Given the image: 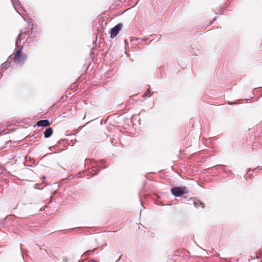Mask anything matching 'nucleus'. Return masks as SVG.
<instances>
[{
  "label": "nucleus",
  "mask_w": 262,
  "mask_h": 262,
  "mask_svg": "<svg viewBox=\"0 0 262 262\" xmlns=\"http://www.w3.org/2000/svg\"><path fill=\"white\" fill-rule=\"evenodd\" d=\"M12 2L14 3L13 0H11Z\"/></svg>",
  "instance_id": "obj_16"
},
{
  "label": "nucleus",
  "mask_w": 262,
  "mask_h": 262,
  "mask_svg": "<svg viewBox=\"0 0 262 262\" xmlns=\"http://www.w3.org/2000/svg\"><path fill=\"white\" fill-rule=\"evenodd\" d=\"M37 184H35V187H34L35 188H37Z\"/></svg>",
  "instance_id": "obj_13"
},
{
  "label": "nucleus",
  "mask_w": 262,
  "mask_h": 262,
  "mask_svg": "<svg viewBox=\"0 0 262 262\" xmlns=\"http://www.w3.org/2000/svg\"><path fill=\"white\" fill-rule=\"evenodd\" d=\"M215 20V18H213V20H211L210 21L209 25H211L214 20Z\"/></svg>",
  "instance_id": "obj_11"
},
{
  "label": "nucleus",
  "mask_w": 262,
  "mask_h": 262,
  "mask_svg": "<svg viewBox=\"0 0 262 262\" xmlns=\"http://www.w3.org/2000/svg\"><path fill=\"white\" fill-rule=\"evenodd\" d=\"M23 36L22 34L19 35V36L17 37L16 40V46L18 48V49L14 53V55H11L9 57V58L13 60V61L16 64H19L20 66L23 65L24 63L25 62L27 59V56L21 53V50L23 49L22 45H19L22 42L23 44L26 41V39L24 38H21Z\"/></svg>",
  "instance_id": "obj_1"
},
{
  "label": "nucleus",
  "mask_w": 262,
  "mask_h": 262,
  "mask_svg": "<svg viewBox=\"0 0 262 262\" xmlns=\"http://www.w3.org/2000/svg\"><path fill=\"white\" fill-rule=\"evenodd\" d=\"M171 193L175 196H181L186 192L185 187H174L171 189Z\"/></svg>",
  "instance_id": "obj_3"
},
{
  "label": "nucleus",
  "mask_w": 262,
  "mask_h": 262,
  "mask_svg": "<svg viewBox=\"0 0 262 262\" xmlns=\"http://www.w3.org/2000/svg\"><path fill=\"white\" fill-rule=\"evenodd\" d=\"M53 134V130L51 127L47 128L44 132V136L45 138H48L50 137Z\"/></svg>",
  "instance_id": "obj_6"
},
{
  "label": "nucleus",
  "mask_w": 262,
  "mask_h": 262,
  "mask_svg": "<svg viewBox=\"0 0 262 262\" xmlns=\"http://www.w3.org/2000/svg\"><path fill=\"white\" fill-rule=\"evenodd\" d=\"M234 103H234V102L229 103V104H231V105L233 104H234Z\"/></svg>",
  "instance_id": "obj_12"
},
{
  "label": "nucleus",
  "mask_w": 262,
  "mask_h": 262,
  "mask_svg": "<svg viewBox=\"0 0 262 262\" xmlns=\"http://www.w3.org/2000/svg\"><path fill=\"white\" fill-rule=\"evenodd\" d=\"M122 28V23H119L110 30V37L114 38L119 33Z\"/></svg>",
  "instance_id": "obj_4"
},
{
  "label": "nucleus",
  "mask_w": 262,
  "mask_h": 262,
  "mask_svg": "<svg viewBox=\"0 0 262 262\" xmlns=\"http://www.w3.org/2000/svg\"><path fill=\"white\" fill-rule=\"evenodd\" d=\"M90 252V251H85L84 252V254L86 255H88V254Z\"/></svg>",
  "instance_id": "obj_10"
},
{
  "label": "nucleus",
  "mask_w": 262,
  "mask_h": 262,
  "mask_svg": "<svg viewBox=\"0 0 262 262\" xmlns=\"http://www.w3.org/2000/svg\"><path fill=\"white\" fill-rule=\"evenodd\" d=\"M95 162L94 161L90 159H86L85 161V166H86L88 169H90L89 170V173H92V175H95L97 174L98 172L97 168L95 167Z\"/></svg>",
  "instance_id": "obj_2"
},
{
  "label": "nucleus",
  "mask_w": 262,
  "mask_h": 262,
  "mask_svg": "<svg viewBox=\"0 0 262 262\" xmlns=\"http://www.w3.org/2000/svg\"><path fill=\"white\" fill-rule=\"evenodd\" d=\"M105 164V161L104 160H101L99 162V163L98 164H97V165H101L103 167V168H105L106 167V166H103V165Z\"/></svg>",
  "instance_id": "obj_8"
},
{
  "label": "nucleus",
  "mask_w": 262,
  "mask_h": 262,
  "mask_svg": "<svg viewBox=\"0 0 262 262\" xmlns=\"http://www.w3.org/2000/svg\"><path fill=\"white\" fill-rule=\"evenodd\" d=\"M92 251L94 252L95 251V250H93Z\"/></svg>",
  "instance_id": "obj_15"
},
{
  "label": "nucleus",
  "mask_w": 262,
  "mask_h": 262,
  "mask_svg": "<svg viewBox=\"0 0 262 262\" xmlns=\"http://www.w3.org/2000/svg\"><path fill=\"white\" fill-rule=\"evenodd\" d=\"M50 123L48 120H41L37 122V125L38 126H48L50 125Z\"/></svg>",
  "instance_id": "obj_5"
},
{
  "label": "nucleus",
  "mask_w": 262,
  "mask_h": 262,
  "mask_svg": "<svg viewBox=\"0 0 262 262\" xmlns=\"http://www.w3.org/2000/svg\"><path fill=\"white\" fill-rule=\"evenodd\" d=\"M149 89L148 88V90H147V93H146L145 94V95H146V96H148V97H150V96H151V94H149Z\"/></svg>",
  "instance_id": "obj_9"
},
{
  "label": "nucleus",
  "mask_w": 262,
  "mask_h": 262,
  "mask_svg": "<svg viewBox=\"0 0 262 262\" xmlns=\"http://www.w3.org/2000/svg\"><path fill=\"white\" fill-rule=\"evenodd\" d=\"M193 204L195 207H198L199 205H201L203 208H204V204L199 200L194 201Z\"/></svg>",
  "instance_id": "obj_7"
},
{
  "label": "nucleus",
  "mask_w": 262,
  "mask_h": 262,
  "mask_svg": "<svg viewBox=\"0 0 262 262\" xmlns=\"http://www.w3.org/2000/svg\"><path fill=\"white\" fill-rule=\"evenodd\" d=\"M23 18H24V19L25 20H26V17H23Z\"/></svg>",
  "instance_id": "obj_14"
}]
</instances>
